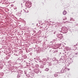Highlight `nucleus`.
Listing matches in <instances>:
<instances>
[{
    "label": "nucleus",
    "instance_id": "423d86ee",
    "mask_svg": "<svg viewBox=\"0 0 78 78\" xmlns=\"http://www.w3.org/2000/svg\"><path fill=\"white\" fill-rule=\"evenodd\" d=\"M73 20V21H75V20Z\"/></svg>",
    "mask_w": 78,
    "mask_h": 78
},
{
    "label": "nucleus",
    "instance_id": "7ed1b4c3",
    "mask_svg": "<svg viewBox=\"0 0 78 78\" xmlns=\"http://www.w3.org/2000/svg\"><path fill=\"white\" fill-rule=\"evenodd\" d=\"M66 13L67 12H66V11H63V15H66Z\"/></svg>",
    "mask_w": 78,
    "mask_h": 78
},
{
    "label": "nucleus",
    "instance_id": "6e6552de",
    "mask_svg": "<svg viewBox=\"0 0 78 78\" xmlns=\"http://www.w3.org/2000/svg\"><path fill=\"white\" fill-rule=\"evenodd\" d=\"M25 9H27V8H25Z\"/></svg>",
    "mask_w": 78,
    "mask_h": 78
},
{
    "label": "nucleus",
    "instance_id": "20e7f679",
    "mask_svg": "<svg viewBox=\"0 0 78 78\" xmlns=\"http://www.w3.org/2000/svg\"><path fill=\"white\" fill-rule=\"evenodd\" d=\"M66 19H67V18H66V17H63V20H66Z\"/></svg>",
    "mask_w": 78,
    "mask_h": 78
},
{
    "label": "nucleus",
    "instance_id": "0eeeda50",
    "mask_svg": "<svg viewBox=\"0 0 78 78\" xmlns=\"http://www.w3.org/2000/svg\"><path fill=\"white\" fill-rule=\"evenodd\" d=\"M19 76L18 78H19V77H20V76Z\"/></svg>",
    "mask_w": 78,
    "mask_h": 78
},
{
    "label": "nucleus",
    "instance_id": "39448f33",
    "mask_svg": "<svg viewBox=\"0 0 78 78\" xmlns=\"http://www.w3.org/2000/svg\"><path fill=\"white\" fill-rule=\"evenodd\" d=\"M48 70H49V69L48 68H46V71H48Z\"/></svg>",
    "mask_w": 78,
    "mask_h": 78
},
{
    "label": "nucleus",
    "instance_id": "f257e3e1",
    "mask_svg": "<svg viewBox=\"0 0 78 78\" xmlns=\"http://www.w3.org/2000/svg\"><path fill=\"white\" fill-rule=\"evenodd\" d=\"M58 37L60 39H62V34H60L58 36Z\"/></svg>",
    "mask_w": 78,
    "mask_h": 78
},
{
    "label": "nucleus",
    "instance_id": "1a4fd4ad",
    "mask_svg": "<svg viewBox=\"0 0 78 78\" xmlns=\"http://www.w3.org/2000/svg\"><path fill=\"white\" fill-rule=\"evenodd\" d=\"M34 59H35V58H34Z\"/></svg>",
    "mask_w": 78,
    "mask_h": 78
},
{
    "label": "nucleus",
    "instance_id": "f03ea898",
    "mask_svg": "<svg viewBox=\"0 0 78 78\" xmlns=\"http://www.w3.org/2000/svg\"><path fill=\"white\" fill-rule=\"evenodd\" d=\"M29 3V2H27V3L28 4V6L29 7H31V3Z\"/></svg>",
    "mask_w": 78,
    "mask_h": 78
}]
</instances>
